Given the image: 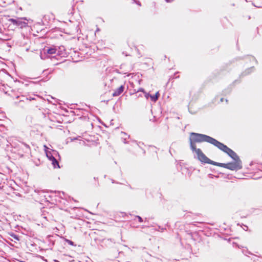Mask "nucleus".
<instances>
[{
  "label": "nucleus",
  "instance_id": "1a4fd4ad",
  "mask_svg": "<svg viewBox=\"0 0 262 262\" xmlns=\"http://www.w3.org/2000/svg\"><path fill=\"white\" fill-rule=\"evenodd\" d=\"M124 89V86L123 85H121L119 88L114 91V92L113 93V96L115 97L120 95L123 93Z\"/></svg>",
  "mask_w": 262,
  "mask_h": 262
},
{
  "label": "nucleus",
  "instance_id": "2eb2a0df",
  "mask_svg": "<svg viewBox=\"0 0 262 262\" xmlns=\"http://www.w3.org/2000/svg\"><path fill=\"white\" fill-rule=\"evenodd\" d=\"M155 96H157V100L158 99L159 96H160V94H159V92H157L156 94L154 95Z\"/></svg>",
  "mask_w": 262,
  "mask_h": 262
},
{
  "label": "nucleus",
  "instance_id": "4468645a",
  "mask_svg": "<svg viewBox=\"0 0 262 262\" xmlns=\"http://www.w3.org/2000/svg\"><path fill=\"white\" fill-rule=\"evenodd\" d=\"M3 40H8L9 39V36H8L7 35H5V36L2 38Z\"/></svg>",
  "mask_w": 262,
  "mask_h": 262
},
{
  "label": "nucleus",
  "instance_id": "f3484780",
  "mask_svg": "<svg viewBox=\"0 0 262 262\" xmlns=\"http://www.w3.org/2000/svg\"><path fill=\"white\" fill-rule=\"evenodd\" d=\"M137 217H138V219L139 220V221L140 222H143V220H142V218L140 216H137Z\"/></svg>",
  "mask_w": 262,
  "mask_h": 262
},
{
  "label": "nucleus",
  "instance_id": "9b49d317",
  "mask_svg": "<svg viewBox=\"0 0 262 262\" xmlns=\"http://www.w3.org/2000/svg\"><path fill=\"white\" fill-rule=\"evenodd\" d=\"M150 98L151 101H152L153 102H156L157 100V96H155L154 95L152 96V95H150Z\"/></svg>",
  "mask_w": 262,
  "mask_h": 262
},
{
  "label": "nucleus",
  "instance_id": "aec40b11",
  "mask_svg": "<svg viewBox=\"0 0 262 262\" xmlns=\"http://www.w3.org/2000/svg\"><path fill=\"white\" fill-rule=\"evenodd\" d=\"M122 134L123 135H124L126 136L125 133H122Z\"/></svg>",
  "mask_w": 262,
  "mask_h": 262
},
{
  "label": "nucleus",
  "instance_id": "412c9836",
  "mask_svg": "<svg viewBox=\"0 0 262 262\" xmlns=\"http://www.w3.org/2000/svg\"><path fill=\"white\" fill-rule=\"evenodd\" d=\"M250 58H251V59H254V58L252 57H250Z\"/></svg>",
  "mask_w": 262,
  "mask_h": 262
},
{
  "label": "nucleus",
  "instance_id": "39448f33",
  "mask_svg": "<svg viewBox=\"0 0 262 262\" xmlns=\"http://www.w3.org/2000/svg\"><path fill=\"white\" fill-rule=\"evenodd\" d=\"M216 166L223 167L224 168L229 169L231 170H238L242 168V163L241 160L235 161L233 163H217Z\"/></svg>",
  "mask_w": 262,
  "mask_h": 262
},
{
  "label": "nucleus",
  "instance_id": "f257e3e1",
  "mask_svg": "<svg viewBox=\"0 0 262 262\" xmlns=\"http://www.w3.org/2000/svg\"><path fill=\"white\" fill-rule=\"evenodd\" d=\"M192 141L194 142H201L206 141L215 146L217 141L215 139L203 134L192 133L190 137V143H192Z\"/></svg>",
  "mask_w": 262,
  "mask_h": 262
},
{
  "label": "nucleus",
  "instance_id": "0eeeda50",
  "mask_svg": "<svg viewBox=\"0 0 262 262\" xmlns=\"http://www.w3.org/2000/svg\"><path fill=\"white\" fill-rule=\"evenodd\" d=\"M23 18H18L17 19L11 18L9 21L11 22V24L15 26L18 28H25L27 26V23L23 21Z\"/></svg>",
  "mask_w": 262,
  "mask_h": 262
},
{
  "label": "nucleus",
  "instance_id": "6e6552de",
  "mask_svg": "<svg viewBox=\"0 0 262 262\" xmlns=\"http://www.w3.org/2000/svg\"><path fill=\"white\" fill-rule=\"evenodd\" d=\"M43 147L45 149V151L46 152V156L50 160L53 159V158H54L58 154L56 150H49V148L47 147L46 145H44Z\"/></svg>",
  "mask_w": 262,
  "mask_h": 262
},
{
  "label": "nucleus",
  "instance_id": "f8f14e48",
  "mask_svg": "<svg viewBox=\"0 0 262 262\" xmlns=\"http://www.w3.org/2000/svg\"><path fill=\"white\" fill-rule=\"evenodd\" d=\"M65 241H66L68 244H69V245H71V246H75V245H74V243H73L72 241H70V240H69V239H65Z\"/></svg>",
  "mask_w": 262,
  "mask_h": 262
},
{
  "label": "nucleus",
  "instance_id": "20e7f679",
  "mask_svg": "<svg viewBox=\"0 0 262 262\" xmlns=\"http://www.w3.org/2000/svg\"><path fill=\"white\" fill-rule=\"evenodd\" d=\"M215 146L225 152L227 153L234 161L240 160L234 151L218 141L215 145Z\"/></svg>",
  "mask_w": 262,
  "mask_h": 262
},
{
  "label": "nucleus",
  "instance_id": "4be33fe9",
  "mask_svg": "<svg viewBox=\"0 0 262 262\" xmlns=\"http://www.w3.org/2000/svg\"><path fill=\"white\" fill-rule=\"evenodd\" d=\"M223 98L221 99V101H223Z\"/></svg>",
  "mask_w": 262,
  "mask_h": 262
},
{
  "label": "nucleus",
  "instance_id": "9d476101",
  "mask_svg": "<svg viewBox=\"0 0 262 262\" xmlns=\"http://www.w3.org/2000/svg\"><path fill=\"white\" fill-rule=\"evenodd\" d=\"M50 161L52 162V164L54 168H59L58 162L55 159V157Z\"/></svg>",
  "mask_w": 262,
  "mask_h": 262
},
{
  "label": "nucleus",
  "instance_id": "6ab92c4d",
  "mask_svg": "<svg viewBox=\"0 0 262 262\" xmlns=\"http://www.w3.org/2000/svg\"><path fill=\"white\" fill-rule=\"evenodd\" d=\"M166 1L167 2H170V0H166Z\"/></svg>",
  "mask_w": 262,
  "mask_h": 262
},
{
  "label": "nucleus",
  "instance_id": "a211bd4d",
  "mask_svg": "<svg viewBox=\"0 0 262 262\" xmlns=\"http://www.w3.org/2000/svg\"><path fill=\"white\" fill-rule=\"evenodd\" d=\"M209 178H212V174H209Z\"/></svg>",
  "mask_w": 262,
  "mask_h": 262
},
{
  "label": "nucleus",
  "instance_id": "f03ea898",
  "mask_svg": "<svg viewBox=\"0 0 262 262\" xmlns=\"http://www.w3.org/2000/svg\"><path fill=\"white\" fill-rule=\"evenodd\" d=\"M191 149L195 151L196 155H197L198 159L203 163H209L212 164L213 165H216L217 164V162L211 161L200 150L199 148H196L195 145L191 142Z\"/></svg>",
  "mask_w": 262,
  "mask_h": 262
},
{
  "label": "nucleus",
  "instance_id": "423d86ee",
  "mask_svg": "<svg viewBox=\"0 0 262 262\" xmlns=\"http://www.w3.org/2000/svg\"><path fill=\"white\" fill-rule=\"evenodd\" d=\"M57 49L55 47L45 48L40 53V57L42 59H45L46 57H53L57 54Z\"/></svg>",
  "mask_w": 262,
  "mask_h": 262
},
{
  "label": "nucleus",
  "instance_id": "7ed1b4c3",
  "mask_svg": "<svg viewBox=\"0 0 262 262\" xmlns=\"http://www.w3.org/2000/svg\"><path fill=\"white\" fill-rule=\"evenodd\" d=\"M215 146L225 152L227 153L234 161L240 160L234 151L218 141L215 145Z\"/></svg>",
  "mask_w": 262,
  "mask_h": 262
},
{
  "label": "nucleus",
  "instance_id": "ddd939ff",
  "mask_svg": "<svg viewBox=\"0 0 262 262\" xmlns=\"http://www.w3.org/2000/svg\"><path fill=\"white\" fill-rule=\"evenodd\" d=\"M144 94L145 97L147 99H148L149 98H150V95L149 93H146V92H144Z\"/></svg>",
  "mask_w": 262,
  "mask_h": 262
},
{
  "label": "nucleus",
  "instance_id": "dca6fc26",
  "mask_svg": "<svg viewBox=\"0 0 262 262\" xmlns=\"http://www.w3.org/2000/svg\"><path fill=\"white\" fill-rule=\"evenodd\" d=\"M138 92H143V93H144V92H145L144 90L142 88H140L138 90Z\"/></svg>",
  "mask_w": 262,
  "mask_h": 262
}]
</instances>
